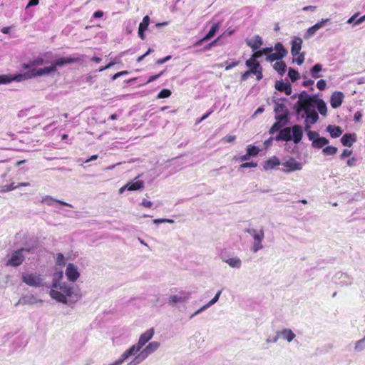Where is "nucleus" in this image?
Returning a JSON list of instances; mask_svg holds the SVG:
<instances>
[{"label":"nucleus","instance_id":"obj_49","mask_svg":"<svg viewBox=\"0 0 365 365\" xmlns=\"http://www.w3.org/2000/svg\"><path fill=\"white\" fill-rule=\"evenodd\" d=\"M307 137L309 140L313 143V140H315L319 137V134L316 131H309L307 133Z\"/></svg>","mask_w":365,"mask_h":365},{"label":"nucleus","instance_id":"obj_47","mask_svg":"<svg viewBox=\"0 0 365 365\" xmlns=\"http://www.w3.org/2000/svg\"><path fill=\"white\" fill-rule=\"evenodd\" d=\"M317 31L315 30V29H314V27L313 26H311L310 28H309L307 29V32L305 33L304 38H306V39L309 38L310 37L313 36Z\"/></svg>","mask_w":365,"mask_h":365},{"label":"nucleus","instance_id":"obj_26","mask_svg":"<svg viewBox=\"0 0 365 365\" xmlns=\"http://www.w3.org/2000/svg\"><path fill=\"white\" fill-rule=\"evenodd\" d=\"M326 130L329 133L330 135L333 138L339 137L343 133V130L339 126L329 125Z\"/></svg>","mask_w":365,"mask_h":365},{"label":"nucleus","instance_id":"obj_62","mask_svg":"<svg viewBox=\"0 0 365 365\" xmlns=\"http://www.w3.org/2000/svg\"><path fill=\"white\" fill-rule=\"evenodd\" d=\"M356 158H351L347 160V165L349 167H354L356 165Z\"/></svg>","mask_w":365,"mask_h":365},{"label":"nucleus","instance_id":"obj_57","mask_svg":"<svg viewBox=\"0 0 365 365\" xmlns=\"http://www.w3.org/2000/svg\"><path fill=\"white\" fill-rule=\"evenodd\" d=\"M352 153V150H348V149H344L342 152V153L340 155V158L341 159H344L345 158L351 155Z\"/></svg>","mask_w":365,"mask_h":365},{"label":"nucleus","instance_id":"obj_60","mask_svg":"<svg viewBox=\"0 0 365 365\" xmlns=\"http://www.w3.org/2000/svg\"><path fill=\"white\" fill-rule=\"evenodd\" d=\"M220 37H218L217 38H216L215 40L212 41L209 44H207V46L205 48V49L208 50V49L211 48L212 47L215 46L217 44L218 41L220 40Z\"/></svg>","mask_w":365,"mask_h":365},{"label":"nucleus","instance_id":"obj_42","mask_svg":"<svg viewBox=\"0 0 365 365\" xmlns=\"http://www.w3.org/2000/svg\"><path fill=\"white\" fill-rule=\"evenodd\" d=\"M365 349V336L363 339L358 340L355 343L354 349L356 351H361Z\"/></svg>","mask_w":365,"mask_h":365},{"label":"nucleus","instance_id":"obj_8","mask_svg":"<svg viewBox=\"0 0 365 365\" xmlns=\"http://www.w3.org/2000/svg\"><path fill=\"white\" fill-rule=\"evenodd\" d=\"M21 279L28 286L40 287L43 286L45 279L37 272H23Z\"/></svg>","mask_w":365,"mask_h":365},{"label":"nucleus","instance_id":"obj_25","mask_svg":"<svg viewBox=\"0 0 365 365\" xmlns=\"http://www.w3.org/2000/svg\"><path fill=\"white\" fill-rule=\"evenodd\" d=\"M149 23H150V18L148 16H144V18L143 19V21L139 24L138 36L143 40L145 38L144 32L147 30Z\"/></svg>","mask_w":365,"mask_h":365},{"label":"nucleus","instance_id":"obj_15","mask_svg":"<svg viewBox=\"0 0 365 365\" xmlns=\"http://www.w3.org/2000/svg\"><path fill=\"white\" fill-rule=\"evenodd\" d=\"M295 336L296 335L292 330L285 328L277 332L276 336L273 338V343H276L279 338H282L290 343Z\"/></svg>","mask_w":365,"mask_h":365},{"label":"nucleus","instance_id":"obj_17","mask_svg":"<svg viewBox=\"0 0 365 365\" xmlns=\"http://www.w3.org/2000/svg\"><path fill=\"white\" fill-rule=\"evenodd\" d=\"M79 58L76 56H68V57H61L57 58L53 63V65L55 66V69L56 70V68L63 66L68 64H71L75 62L79 61Z\"/></svg>","mask_w":365,"mask_h":365},{"label":"nucleus","instance_id":"obj_24","mask_svg":"<svg viewBox=\"0 0 365 365\" xmlns=\"http://www.w3.org/2000/svg\"><path fill=\"white\" fill-rule=\"evenodd\" d=\"M41 202L43 203V204H46V205H47L48 206H53L56 203H58V204L62 205L68 206V207H73L71 204H68V203L65 202L61 201V200H55V199H53L52 197H51L49 195H46L44 197H43L41 201Z\"/></svg>","mask_w":365,"mask_h":365},{"label":"nucleus","instance_id":"obj_28","mask_svg":"<svg viewBox=\"0 0 365 365\" xmlns=\"http://www.w3.org/2000/svg\"><path fill=\"white\" fill-rule=\"evenodd\" d=\"M38 302V299L34 296H24L19 299L15 306H18L20 304H34Z\"/></svg>","mask_w":365,"mask_h":365},{"label":"nucleus","instance_id":"obj_20","mask_svg":"<svg viewBox=\"0 0 365 365\" xmlns=\"http://www.w3.org/2000/svg\"><path fill=\"white\" fill-rule=\"evenodd\" d=\"M291 54L297 56L299 54L302 49V39L300 37L295 36L292 41Z\"/></svg>","mask_w":365,"mask_h":365},{"label":"nucleus","instance_id":"obj_2","mask_svg":"<svg viewBox=\"0 0 365 365\" xmlns=\"http://www.w3.org/2000/svg\"><path fill=\"white\" fill-rule=\"evenodd\" d=\"M50 296L59 302L63 304H69L67 298H70L72 302L78 301L81 295L80 291L73 287H70L66 283L53 284L52 288L50 290Z\"/></svg>","mask_w":365,"mask_h":365},{"label":"nucleus","instance_id":"obj_41","mask_svg":"<svg viewBox=\"0 0 365 365\" xmlns=\"http://www.w3.org/2000/svg\"><path fill=\"white\" fill-rule=\"evenodd\" d=\"M12 75L11 74H3L0 75V85L1 84H8L12 82Z\"/></svg>","mask_w":365,"mask_h":365},{"label":"nucleus","instance_id":"obj_58","mask_svg":"<svg viewBox=\"0 0 365 365\" xmlns=\"http://www.w3.org/2000/svg\"><path fill=\"white\" fill-rule=\"evenodd\" d=\"M140 205L141 206H143L145 207H148V208H150L152 207L153 205V202L150 200H147L145 199H143L142 200V202H140Z\"/></svg>","mask_w":365,"mask_h":365},{"label":"nucleus","instance_id":"obj_13","mask_svg":"<svg viewBox=\"0 0 365 365\" xmlns=\"http://www.w3.org/2000/svg\"><path fill=\"white\" fill-rule=\"evenodd\" d=\"M190 292L186 291H180L177 294L171 295L169 297L168 302L171 305L178 303H185L190 298Z\"/></svg>","mask_w":365,"mask_h":365},{"label":"nucleus","instance_id":"obj_51","mask_svg":"<svg viewBox=\"0 0 365 365\" xmlns=\"http://www.w3.org/2000/svg\"><path fill=\"white\" fill-rule=\"evenodd\" d=\"M250 158L251 157L248 155V153H246V154H245L242 156H235L234 160H237V161L244 162V161L249 160L250 159Z\"/></svg>","mask_w":365,"mask_h":365},{"label":"nucleus","instance_id":"obj_29","mask_svg":"<svg viewBox=\"0 0 365 365\" xmlns=\"http://www.w3.org/2000/svg\"><path fill=\"white\" fill-rule=\"evenodd\" d=\"M245 64L247 67L250 68L249 71H251L252 73V71H257L259 68L262 67L259 63L257 61V60H255V58H250L248 60H247Z\"/></svg>","mask_w":365,"mask_h":365},{"label":"nucleus","instance_id":"obj_48","mask_svg":"<svg viewBox=\"0 0 365 365\" xmlns=\"http://www.w3.org/2000/svg\"><path fill=\"white\" fill-rule=\"evenodd\" d=\"M63 278V272H56L53 274V284H55L56 282L60 283V280Z\"/></svg>","mask_w":365,"mask_h":365},{"label":"nucleus","instance_id":"obj_33","mask_svg":"<svg viewBox=\"0 0 365 365\" xmlns=\"http://www.w3.org/2000/svg\"><path fill=\"white\" fill-rule=\"evenodd\" d=\"M274 69L282 76L287 71V65L284 61H277L274 66Z\"/></svg>","mask_w":365,"mask_h":365},{"label":"nucleus","instance_id":"obj_38","mask_svg":"<svg viewBox=\"0 0 365 365\" xmlns=\"http://www.w3.org/2000/svg\"><path fill=\"white\" fill-rule=\"evenodd\" d=\"M246 150L250 157L257 156L260 151V150L259 149L258 147H257L255 145H247Z\"/></svg>","mask_w":365,"mask_h":365},{"label":"nucleus","instance_id":"obj_39","mask_svg":"<svg viewBox=\"0 0 365 365\" xmlns=\"http://www.w3.org/2000/svg\"><path fill=\"white\" fill-rule=\"evenodd\" d=\"M17 188H18V187H16V185H14V182H11L9 185H0V192H7L12 191Z\"/></svg>","mask_w":365,"mask_h":365},{"label":"nucleus","instance_id":"obj_34","mask_svg":"<svg viewBox=\"0 0 365 365\" xmlns=\"http://www.w3.org/2000/svg\"><path fill=\"white\" fill-rule=\"evenodd\" d=\"M219 23L213 24L208 33L204 36V40H210L211 38H212L219 30Z\"/></svg>","mask_w":365,"mask_h":365},{"label":"nucleus","instance_id":"obj_50","mask_svg":"<svg viewBox=\"0 0 365 365\" xmlns=\"http://www.w3.org/2000/svg\"><path fill=\"white\" fill-rule=\"evenodd\" d=\"M257 166V163L254 162H245L242 163L240 165V168H256Z\"/></svg>","mask_w":365,"mask_h":365},{"label":"nucleus","instance_id":"obj_45","mask_svg":"<svg viewBox=\"0 0 365 365\" xmlns=\"http://www.w3.org/2000/svg\"><path fill=\"white\" fill-rule=\"evenodd\" d=\"M171 95V91L168 89H163L158 95V98H168Z\"/></svg>","mask_w":365,"mask_h":365},{"label":"nucleus","instance_id":"obj_22","mask_svg":"<svg viewBox=\"0 0 365 365\" xmlns=\"http://www.w3.org/2000/svg\"><path fill=\"white\" fill-rule=\"evenodd\" d=\"M275 88L281 92H284L287 95H291L292 89L289 83H284L283 81H277L275 83Z\"/></svg>","mask_w":365,"mask_h":365},{"label":"nucleus","instance_id":"obj_53","mask_svg":"<svg viewBox=\"0 0 365 365\" xmlns=\"http://www.w3.org/2000/svg\"><path fill=\"white\" fill-rule=\"evenodd\" d=\"M44 62V60L42 57H38L33 61H31V65L34 66H40L42 65Z\"/></svg>","mask_w":365,"mask_h":365},{"label":"nucleus","instance_id":"obj_52","mask_svg":"<svg viewBox=\"0 0 365 365\" xmlns=\"http://www.w3.org/2000/svg\"><path fill=\"white\" fill-rule=\"evenodd\" d=\"M329 21V19H322V21L315 24L313 26L314 27L315 30L318 31L319 29L322 28L324 26V24Z\"/></svg>","mask_w":365,"mask_h":365},{"label":"nucleus","instance_id":"obj_16","mask_svg":"<svg viewBox=\"0 0 365 365\" xmlns=\"http://www.w3.org/2000/svg\"><path fill=\"white\" fill-rule=\"evenodd\" d=\"M66 275L68 280L71 282H75L79 277L80 273L75 264L69 263L66 269Z\"/></svg>","mask_w":365,"mask_h":365},{"label":"nucleus","instance_id":"obj_12","mask_svg":"<svg viewBox=\"0 0 365 365\" xmlns=\"http://www.w3.org/2000/svg\"><path fill=\"white\" fill-rule=\"evenodd\" d=\"M274 110L276 113L275 119L280 120L287 121L288 120V110L284 104L274 101Z\"/></svg>","mask_w":365,"mask_h":365},{"label":"nucleus","instance_id":"obj_21","mask_svg":"<svg viewBox=\"0 0 365 365\" xmlns=\"http://www.w3.org/2000/svg\"><path fill=\"white\" fill-rule=\"evenodd\" d=\"M245 42L253 51L258 50L263 43L262 38L258 35L255 36L250 39H246Z\"/></svg>","mask_w":365,"mask_h":365},{"label":"nucleus","instance_id":"obj_31","mask_svg":"<svg viewBox=\"0 0 365 365\" xmlns=\"http://www.w3.org/2000/svg\"><path fill=\"white\" fill-rule=\"evenodd\" d=\"M276 122L272 125L269 130V133L273 134L274 133L277 131H280L282 130V128L286 125L287 121L280 120L279 119H276Z\"/></svg>","mask_w":365,"mask_h":365},{"label":"nucleus","instance_id":"obj_44","mask_svg":"<svg viewBox=\"0 0 365 365\" xmlns=\"http://www.w3.org/2000/svg\"><path fill=\"white\" fill-rule=\"evenodd\" d=\"M56 264L59 266H64L66 264V259L64 255L61 253H58L56 255Z\"/></svg>","mask_w":365,"mask_h":365},{"label":"nucleus","instance_id":"obj_4","mask_svg":"<svg viewBox=\"0 0 365 365\" xmlns=\"http://www.w3.org/2000/svg\"><path fill=\"white\" fill-rule=\"evenodd\" d=\"M160 344L158 341H153L142 349L138 354L133 355V359L126 365H138L145 361L150 354L155 352L160 347Z\"/></svg>","mask_w":365,"mask_h":365},{"label":"nucleus","instance_id":"obj_11","mask_svg":"<svg viewBox=\"0 0 365 365\" xmlns=\"http://www.w3.org/2000/svg\"><path fill=\"white\" fill-rule=\"evenodd\" d=\"M332 281L341 287H347L352 284L353 278L346 273L338 272L333 276Z\"/></svg>","mask_w":365,"mask_h":365},{"label":"nucleus","instance_id":"obj_64","mask_svg":"<svg viewBox=\"0 0 365 365\" xmlns=\"http://www.w3.org/2000/svg\"><path fill=\"white\" fill-rule=\"evenodd\" d=\"M251 71H245L241 76V81H245L249 78L250 75L251 74Z\"/></svg>","mask_w":365,"mask_h":365},{"label":"nucleus","instance_id":"obj_14","mask_svg":"<svg viewBox=\"0 0 365 365\" xmlns=\"http://www.w3.org/2000/svg\"><path fill=\"white\" fill-rule=\"evenodd\" d=\"M220 257L223 262L227 264L232 268L240 269L242 267V260L237 256H229L222 253Z\"/></svg>","mask_w":365,"mask_h":365},{"label":"nucleus","instance_id":"obj_32","mask_svg":"<svg viewBox=\"0 0 365 365\" xmlns=\"http://www.w3.org/2000/svg\"><path fill=\"white\" fill-rule=\"evenodd\" d=\"M358 14H359V13H356V14H354L352 16H351L348 19L347 23L349 24H353L354 26H356V25H359V24H362L364 21H365V14L356 19Z\"/></svg>","mask_w":365,"mask_h":365},{"label":"nucleus","instance_id":"obj_3","mask_svg":"<svg viewBox=\"0 0 365 365\" xmlns=\"http://www.w3.org/2000/svg\"><path fill=\"white\" fill-rule=\"evenodd\" d=\"M303 137V130L299 125H294L292 128H284L279 132V134L275 137L277 141H291L293 140L294 143L298 144Z\"/></svg>","mask_w":365,"mask_h":365},{"label":"nucleus","instance_id":"obj_59","mask_svg":"<svg viewBox=\"0 0 365 365\" xmlns=\"http://www.w3.org/2000/svg\"><path fill=\"white\" fill-rule=\"evenodd\" d=\"M297 58H296L295 61L298 65H302L304 61V56L303 53L299 54L297 56ZM294 61V59L293 60Z\"/></svg>","mask_w":365,"mask_h":365},{"label":"nucleus","instance_id":"obj_61","mask_svg":"<svg viewBox=\"0 0 365 365\" xmlns=\"http://www.w3.org/2000/svg\"><path fill=\"white\" fill-rule=\"evenodd\" d=\"M171 58V56H167L163 58H160L156 61L157 64H163L168 61Z\"/></svg>","mask_w":365,"mask_h":365},{"label":"nucleus","instance_id":"obj_55","mask_svg":"<svg viewBox=\"0 0 365 365\" xmlns=\"http://www.w3.org/2000/svg\"><path fill=\"white\" fill-rule=\"evenodd\" d=\"M252 74L256 76L257 81H260L263 77L262 67L259 68L257 71H252Z\"/></svg>","mask_w":365,"mask_h":365},{"label":"nucleus","instance_id":"obj_5","mask_svg":"<svg viewBox=\"0 0 365 365\" xmlns=\"http://www.w3.org/2000/svg\"><path fill=\"white\" fill-rule=\"evenodd\" d=\"M54 71H56L55 66H53V65L52 64L48 67H45L38 69L33 68L24 73L12 75V80L13 81L21 82L24 80L30 79L36 76L48 75Z\"/></svg>","mask_w":365,"mask_h":365},{"label":"nucleus","instance_id":"obj_6","mask_svg":"<svg viewBox=\"0 0 365 365\" xmlns=\"http://www.w3.org/2000/svg\"><path fill=\"white\" fill-rule=\"evenodd\" d=\"M245 232L249 234L253 239L250 249L253 253H257L264 248L262 245V242L264 238V232L263 228L259 230L255 228H248L245 230Z\"/></svg>","mask_w":365,"mask_h":365},{"label":"nucleus","instance_id":"obj_35","mask_svg":"<svg viewBox=\"0 0 365 365\" xmlns=\"http://www.w3.org/2000/svg\"><path fill=\"white\" fill-rule=\"evenodd\" d=\"M322 70V66L320 63L315 64L310 70V74L314 78H319L322 76L320 75V71Z\"/></svg>","mask_w":365,"mask_h":365},{"label":"nucleus","instance_id":"obj_36","mask_svg":"<svg viewBox=\"0 0 365 365\" xmlns=\"http://www.w3.org/2000/svg\"><path fill=\"white\" fill-rule=\"evenodd\" d=\"M128 190L130 191H134V190H138L143 187L144 182L143 181L138 180L135 182H128Z\"/></svg>","mask_w":365,"mask_h":365},{"label":"nucleus","instance_id":"obj_7","mask_svg":"<svg viewBox=\"0 0 365 365\" xmlns=\"http://www.w3.org/2000/svg\"><path fill=\"white\" fill-rule=\"evenodd\" d=\"M154 335V329L150 328L146 330L144 333L140 334L138 341L130 346L126 350L129 352V354L133 356V355H135L139 352L144 346L153 337Z\"/></svg>","mask_w":365,"mask_h":365},{"label":"nucleus","instance_id":"obj_9","mask_svg":"<svg viewBox=\"0 0 365 365\" xmlns=\"http://www.w3.org/2000/svg\"><path fill=\"white\" fill-rule=\"evenodd\" d=\"M31 251L29 248H21L14 251L6 262L7 266L17 267L22 264L24 260L25 256L24 252H29Z\"/></svg>","mask_w":365,"mask_h":365},{"label":"nucleus","instance_id":"obj_19","mask_svg":"<svg viewBox=\"0 0 365 365\" xmlns=\"http://www.w3.org/2000/svg\"><path fill=\"white\" fill-rule=\"evenodd\" d=\"M281 161L277 156H272L269 159L267 160L263 165V169L264 170H270L277 168L280 165Z\"/></svg>","mask_w":365,"mask_h":365},{"label":"nucleus","instance_id":"obj_54","mask_svg":"<svg viewBox=\"0 0 365 365\" xmlns=\"http://www.w3.org/2000/svg\"><path fill=\"white\" fill-rule=\"evenodd\" d=\"M326 86H327L326 81L324 80H322V79L318 81L317 83V87L320 91L324 90L325 88H326Z\"/></svg>","mask_w":365,"mask_h":365},{"label":"nucleus","instance_id":"obj_37","mask_svg":"<svg viewBox=\"0 0 365 365\" xmlns=\"http://www.w3.org/2000/svg\"><path fill=\"white\" fill-rule=\"evenodd\" d=\"M274 49L276 51L275 53L279 54V58H283L287 53V51L284 48L283 45L280 43H277L275 44Z\"/></svg>","mask_w":365,"mask_h":365},{"label":"nucleus","instance_id":"obj_23","mask_svg":"<svg viewBox=\"0 0 365 365\" xmlns=\"http://www.w3.org/2000/svg\"><path fill=\"white\" fill-rule=\"evenodd\" d=\"M356 141L355 133H346L341 138V143L344 146L351 147Z\"/></svg>","mask_w":365,"mask_h":365},{"label":"nucleus","instance_id":"obj_46","mask_svg":"<svg viewBox=\"0 0 365 365\" xmlns=\"http://www.w3.org/2000/svg\"><path fill=\"white\" fill-rule=\"evenodd\" d=\"M282 58H279V56L278 53H270L269 55H268L267 56V61H270V62H273L274 61H276V60H281Z\"/></svg>","mask_w":365,"mask_h":365},{"label":"nucleus","instance_id":"obj_63","mask_svg":"<svg viewBox=\"0 0 365 365\" xmlns=\"http://www.w3.org/2000/svg\"><path fill=\"white\" fill-rule=\"evenodd\" d=\"M273 48L272 47H266L262 49V55H269V53L272 51Z\"/></svg>","mask_w":365,"mask_h":365},{"label":"nucleus","instance_id":"obj_10","mask_svg":"<svg viewBox=\"0 0 365 365\" xmlns=\"http://www.w3.org/2000/svg\"><path fill=\"white\" fill-rule=\"evenodd\" d=\"M282 165L283 166L282 170L285 173L301 170L303 168V164L297 161L294 158H289L287 160L283 162Z\"/></svg>","mask_w":365,"mask_h":365},{"label":"nucleus","instance_id":"obj_18","mask_svg":"<svg viewBox=\"0 0 365 365\" xmlns=\"http://www.w3.org/2000/svg\"><path fill=\"white\" fill-rule=\"evenodd\" d=\"M344 95L342 92L335 91L332 93L330 98V104L333 108H339L344 100Z\"/></svg>","mask_w":365,"mask_h":365},{"label":"nucleus","instance_id":"obj_56","mask_svg":"<svg viewBox=\"0 0 365 365\" xmlns=\"http://www.w3.org/2000/svg\"><path fill=\"white\" fill-rule=\"evenodd\" d=\"M163 73V72L162 71V72H160L158 74L150 76L148 80V81H147V83H151L153 81H156L157 79H158L162 76Z\"/></svg>","mask_w":365,"mask_h":365},{"label":"nucleus","instance_id":"obj_30","mask_svg":"<svg viewBox=\"0 0 365 365\" xmlns=\"http://www.w3.org/2000/svg\"><path fill=\"white\" fill-rule=\"evenodd\" d=\"M329 141L324 137H319L315 140H313V143H312V147L320 149L323 148L324 146L328 145Z\"/></svg>","mask_w":365,"mask_h":365},{"label":"nucleus","instance_id":"obj_27","mask_svg":"<svg viewBox=\"0 0 365 365\" xmlns=\"http://www.w3.org/2000/svg\"><path fill=\"white\" fill-rule=\"evenodd\" d=\"M296 115H297L298 119L299 118H304V130L307 131V133L309 131H311L310 130V128H311V125H310L311 124H314L315 123H312V122H310V120H308L309 118L307 116H309V113H307V111L303 110L300 113H296Z\"/></svg>","mask_w":365,"mask_h":365},{"label":"nucleus","instance_id":"obj_1","mask_svg":"<svg viewBox=\"0 0 365 365\" xmlns=\"http://www.w3.org/2000/svg\"><path fill=\"white\" fill-rule=\"evenodd\" d=\"M292 98H297V101L293 106L295 113H300L303 110L309 113L308 120L312 123H317L319 120L317 110L322 115H327V107L325 102L317 97L316 95H310L305 91L299 94H294Z\"/></svg>","mask_w":365,"mask_h":365},{"label":"nucleus","instance_id":"obj_43","mask_svg":"<svg viewBox=\"0 0 365 365\" xmlns=\"http://www.w3.org/2000/svg\"><path fill=\"white\" fill-rule=\"evenodd\" d=\"M288 76L290 78L292 82H294L299 78V73L297 71L290 68L289 69Z\"/></svg>","mask_w":365,"mask_h":365},{"label":"nucleus","instance_id":"obj_40","mask_svg":"<svg viewBox=\"0 0 365 365\" xmlns=\"http://www.w3.org/2000/svg\"><path fill=\"white\" fill-rule=\"evenodd\" d=\"M337 148L334 146H327L322 150V153L326 155H334L337 152Z\"/></svg>","mask_w":365,"mask_h":365}]
</instances>
